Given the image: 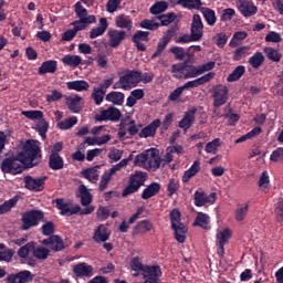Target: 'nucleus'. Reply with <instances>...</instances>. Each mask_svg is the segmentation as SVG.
<instances>
[{"mask_svg": "<svg viewBox=\"0 0 283 283\" xmlns=\"http://www.w3.org/2000/svg\"><path fill=\"white\" fill-rule=\"evenodd\" d=\"M33 258L36 260H48L50 258V249L43 247V245H38L34 248L33 244Z\"/></svg>", "mask_w": 283, "mask_h": 283, "instance_id": "obj_39", "label": "nucleus"}, {"mask_svg": "<svg viewBox=\"0 0 283 283\" xmlns=\"http://www.w3.org/2000/svg\"><path fill=\"white\" fill-rule=\"evenodd\" d=\"M61 62L63 63V65H66V67H72L73 70H76L78 65L83 64V57L76 54H66L61 59Z\"/></svg>", "mask_w": 283, "mask_h": 283, "instance_id": "obj_23", "label": "nucleus"}, {"mask_svg": "<svg viewBox=\"0 0 283 283\" xmlns=\"http://www.w3.org/2000/svg\"><path fill=\"white\" fill-rule=\"evenodd\" d=\"M63 157L56 153L51 154L49 158V167H51L54 171H59V169H63Z\"/></svg>", "mask_w": 283, "mask_h": 283, "instance_id": "obj_35", "label": "nucleus"}, {"mask_svg": "<svg viewBox=\"0 0 283 283\" xmlns=\"http://www.w3.org/2000/svg\"><path fill=\"white\" fill-rule=\"evenodd\" d=\"M108 28L107 18L99 19V25L95 27L90 32V39H98V36H103Z\"/></svg>", "mask_w": 283, "mask_h": 283, "instance_id": "obj_28", "label": "nucleus"}, {"mask_svg": "<svg viewBox=\"0 0 283 283\" xmlns=\"http://www.w3.org/2000/svg\"><path fill=\"white\" fill-rule=\"evenodd\" d=\"M167 8H169L167 2L159 1L150 7V13L151 14H161V12H165L167 10Z\"/></svg>", "mask_w": 283, "mask_h": 283, "instance_id": "obj_53", "label": "nucleus"}, {"mask_svg": "<svg viewBox=\"0 0 283 283\" xmlns=\"http://www.w3.org/2000/svg\"><path fill=\"white\" fill-rule=\"evenodd\" d=\"M142 275L145 281H158L160 275H163V271L158 265H145Z\"/></svg>", "mask_w": 283, "mask_h": 283, "instance_id": "obj_14", "label": "nucleus"}, {"mask_svg": "<svg viewBox=\"0 0 283 283\" xmlns=\"http://www.w3.org/2000/svg\"><path fill=\"white\" fill-rule=\"evenodd\" d=\"M200 12L203 15L206 23H208L209 25H216V22L218 21V18L216 17V11L203 7L200 9Z\"/></svg>", "mask_w": 283, "mask_h": 283, "instance_id": "obj_36", "label": "nucleus"}, {"mask_svg": "<svg viewBox=\"0 0 283 283\" xmlns=\"http://www.w3.org/2000/svg\"><path fill=\"white\" fill-rule=\"evenodd\" d=\"M212 98L214 107H222L229 101V88L222 84H218L212 88Z\"/></svg>", "mask_w": 283, "mask_h": 283, "instance_id": "obj_8", "label": "nucleus"}, {"mask_svg": "<svg viewBox=\"0 0 283 283\" xmlns=\"http://www.w3.org/2000/svg\"><path fill=\"white\" fill-rule=\"evenodd\" d=\"M196 120V108L189 109L188 112L185 113L182 119L179 122V127L181 129H189L191 125H193Z\"/></svg>", "mask_w": 283, "mask_h": 283, "instance_id": "obj_25", "label": "nucleus"}, {"mask_svg": "<svg viewBox=\"0 0 283 283\" xmlns=\"http://www.w3.org/2000/svg\"><path fill=\"white\" fill-rule=\"evenodd\" d=\"M200 171V161L196 160L191 167L184 172L182 182H189Z\"/></svg>", "mask_w": 283, "mask_h": 283, "instance_id": "obj_37", "label": "nucleus"}, {"mask_svg": "<svg viewBox=\"0 0 283 283\" xmlns=\"http://www.w3.org/2000/svg\"><path fill=\"white\" fill-rule=\"evenodd\" d=\"M81 30L85 29L80 27L78 24H73V29L66 30L63 33L62 41H72V39H74V36H76V34L81 32Z\"/></svg>", "mask_w": 283, "mask_h": 283, "instance_id": "obj_48", "label": "nucleus"}, {"mask_svg": "<svg viewBox=\"0 0 283 283\" xmlns=\"http://www.w3.org/2000/svg\"><path fill=\"white\" fill-rule=\"evenodd\" d=\"M260 134H262V128L261 127H254L252 130H250L245 135L235 139V143L240 144V143H244L247 140H251V138H255V136H260Z\"/></svg>", "mask_w": 283, "mask_h": 283, "instance_id": "obj_46", "label": "nucleus"}, {"mask_svg": "<svg viewBox=\"0 0 283 283\" xmlns=\"http://www.w3.org/2000/svg\"><path fill=\"white\" fill-rule=\"evenodd\" d=\"M109 235H112V230L105 224H99L94 231L93 240L97 244H103V242L109 240Z\"/></svg>", "mask_w": 283, "mask_h": 283, "instance_id": "obj_13", "label": "nucleus"}, {"mask_svg": "<svg viewBox=\"0 0 283 283\" xmlns=\"http://www.w3.org/2000/svg\"><path fill=\"white\" fill-rule=\"evenodd\" d=\"M21 114L29 120H41L43 118V112L41 111H22Z\"/></svg>", "mask_w": 283, "mask_h": 283, "instance_id": "obj_51", "label": "nucleus"}, {"mask_svg": "<svg viewBox=\"0 0 283 283\" xmlns=\"http://www.w3.org/2000/svg\"><path fill=\"white\" fill-rule=\"evenodd\" d=\"M17 202H19V198L13 197L4 201L2 205H0V216H3V213H8L9 211H12V209L17 207Z\"/></svg>", "mask_w": 283, "mask_h": 283, "instance_id": "obj_44", "label": "nucleus"}, {"mask_svg": "<svg viewBox=\"0 0 283 283\" xmlns=\"http://www.w3.org/2000/svg\"><path fill=\"white\" fill-rule=\"evenodd\" d=\"M238 10L245 18L258 14V7L249 0L238 2Z\"/></svg>", "mask_w": 283, "mask_h": 283, "instance_id": "obj_17", "label": "nucleus"}, {"mask_svg": "<svg viewBox=\"0 0 283 283\" xmlns=\"http://www.w3.org/2000/svg\"><path fill=\"white\" fill-rule=\"evenodd\" d=\"M137 229L142 233H147V232H149V231H151L154 229V224L150 223L149 220H143L139 223H137Z\"/></svg>", "mask_w": 283, "mask_h": 283, "instance_id": "obj_64", "label": "nucleus"}, {"mask_svg": "<svg viewBox=\"0 0 283 283\" xmlns=\"http://www.w3.org/2000/svg\"><path fill=\"white\" fill-rule=\"evenodd\" d=\"M108 158L112 163H118L123 158V150L111 148L108 153Z\"/></svg>", "mask_w": 283, "mask_h": 283, "instance_id": "obj_63", "label": "nucleus"}, {"mask_svg": "<svg viewBox=\"0 0 283 283\" xmlns=\"http://www.w3.org/2000/svg\"><path fill=\"white\" fill-rule=\"evenodd\" d=\"M106 101L114 105H123V103H125V94L122 92H111L106 95Z\"/></svg>", "mask_w": 283, "mask_h": 283, "instance_id": "obj_40", "label": "nucleus"}, {"mask_svg": "<svg viewBox=\"0 0 283 283\" xmlns=\"http://www.w3.org/2000/svg\"><path fill=\"white\" fill-rule=\"evenodd\" d=\"M44 214L41 210H31L22 214V231H28L32 227H38L39 222L43 219Z\"/></svg>", "mask_w": 283, "mask_h": 283, "instance_id": "obj_6", "label": "nucleus"}, {"mask_svg": "<svg viewBox=\"0 0 283 283\" xmlns=\"http://www.w3.org/2000/svg\"><path fill=\"white\" fill-rule=\"evenodd\" d=\"M170 222H171L172 229L175 227H180V226L185 224V223L180 222V211L178 209H174L170 212Z\"/></svg>", "mask_w": 283, "mask_h": 283, "instance_id": "obj_59", "label": "nucleus"}, {"mask_svg": "<svg viewBox=\"0 0 283 283\" xmlns=\"http://www.w3.org/2000/svg\"><path fill=\"white\" fill-rule=\"evenodd\" d=\"M193 227H200L209 231L211 229V217L205 212H198L193 222Z\"/></svg>", "mask_w": 283, "mask_h": 283, "instance_id": "obj_26", "label": "nucleus"}, {"mask_svg": "<svg viewBox=\"0 0 283 283\" xmlns=\"http://www.w3.org/2000/svg\"><path fill=\"white\" fill-rule=\"evenodd\" d=\"M264 54L266 55V57L270 61H273L274 63H280V61H282V53H280V51L268 46L263 49Z\"/></svg>", "mask_w": 283, "mask_h": 283, "instance_id": "obj_41", "label": "nucleus"}, {"mask_svg": "<svg viewBox=\"0 0 283 283\" xmlns=\"http://www.w3.org/2000/svg\"><path fill=\"white\" fill-rule=\"evenodd\" d=\"M56 208L59 209L61 216H76L81 211V207L74 205L70 200L55 199Z\"/></svg>", "mask_w": 283, "mask_h": 283, "instance_id": "obj_9", "label": "nucleus"}, {"mask_svg": "<svg viewBox=\"0 0 283 283\" xmlns=\"http://www.w3.org/2000/svg\"><path fill=\"white\" fill-rule=\"evenodd\" d=\"M172 230L175 231V239L177 240V242L182 244L187 240V226H177L172 228Z\"/></svg>", "mask_w": 283, "mask_h": 283, "instance_id": "obj_42", "label": "nucleus"}, {"mask_svg": "<svg viewBox=\"0 0 283 283\" xmlns=\"http://www.w3.org/2000/svg\"><path fill=\"white\" fill-rule=\"evenodd\" d=\"M218 147H220V138H216L206 145L205 150L207 154H218Z\"/></svg>", "mask_w": 283, "mask_h": 283, "instance_id": "obj_57", "label": "nucleus"}, {"mask_svg": "<svg viewBox=\"0 0 283 283\" xmlns=\"http://www.w3.org/2000/svg\"><path fill=\"white\" fill-rule=\"evenodd\" d=\"M213 76H216L214 73H208L201 77L186 82L181 87H184V90H191L193 87H200V85H205V83H209V81H211V78H213Z\"/></svg>", "mask_w": 283, "mask_h": 283, "instance_id": "obj_21", "label": "nucleus"}, {"mask_svg": "<svg viewBox=\"0 0 283 283\" xmlns=\"http://www.w3.org/2000/svg\"><path fill=\"white\" fill-rule=\"evenodd\" d=\"M231 229L224 228L223 230H217L216 234V247L217 253L220 258L224 255V245L229 244V240H231Z\"/></svg>", "mask_w": 283, "mask_h": 283, "instance_id": "obj_7", "label": "nucleus"}, {"mask_svg": "<svg viewBox=\"0 0 283 283\" xmlns=\"http://www.w3.org/2000/svg\"><path fill=\"white\" fill-rule=\"evenodd\" d=\"M250 65L254 69L258 70L262 66V63H264V54L262 52H255L248 61Z\"/></svg>", "mask_w": 283, "mask_h": 283, "instance_id": "obj_45", "label": "nucleus"}, {"mask_svg": "<svg viewBox=\"0 0 283 283\" xmlns=\"http://www.w3.org/2000/svg\"><path fill=\"white\" fill-rule=\"evenodd\" d=\"M127 33L123 30L108 31V45L109 48H118L123 41H125Z\"/></svg>", "mask_w": 283, "mask_h": 283, "instance_id": "obj_16", "label": "nucleus"}, {"mask_svg": "<svg viewBox=\"0 0 283 283\" xmlns=\"http://www.w3.org/2000/svg\"><path fill=\"white\" fill-rule=\"evenodd\" d=\"M160 125H163V122L160 119L157 118L153 120L149 125L140 130L139 138H154Z\"/></svg>", "mask_w": 283, "mask_h": 283, "instance_id": "obj_18", "label": "nucleus"}, {"mask_svg": "<svg viewBox=\"0 0 283 283\" xmlns=\"http://www.w3.org/2000/svg\"><path fill=\"white\" fill-rule=\"evenodd\" d=\"M105 91H102L99 87L93 88L92 98L95 105H101L105 98Z\"/></svg>", "mask_w": 283, "mask_h": 283, "instance_id": "obj_54", "label": "nucleus"}, {"mask_svg": "<svg viewBox=\"0 0 283 283\" xmlns=\"http://www.w3.org/2000/svg\"><path fill=\"white\" fill-rule=\"evenodd\" d=\"M199 66L195 65H185L184 66V75L182 74H174L175 78H196V76H200Z\"/></svg>", "mask_w": 283, "mask_h": 283, "instance_id": "obj_24", "label": "nucleus"}, {"mask_svg": "<svg viewBox=\"0 0 283 283\" xmlns=\"http://www.w3.org/2000/svg\"><path fill=\"white\" fill-rule=\"evenodd\" d=\"M77 123H78V118H76V116H72L57 123V127L64 130L72 129V127H74V125H76Z\"/></svg>", "mask_w": 283, "mask_h": 283, "instance_id": "obj_50", "label": "nucleus"}, {"mask_svg": "<svg viewBox=\"0 0 283 283\" xmlns=\"http://www.w3.org/2000/svg\"><path fill=\"white\" fill-rule=\"evenodd\" d=\"M247 36L248 34L244 31L234 33L232 40L230 41V48H238L239 45L238 41H244Z\"/></svg>", "mask_w": 283, "mask_h": 283, "instance_id": "obj_61", "label": "nucleus"}, {"mask_svg": "<svg viewBox=\"0 0 283 283\" xmlns=\"http://www.w3.org/2000/svg\"><path fill=\"white\" fill-rule=\"evenodd\" d=\"M160 191V184L153 182L147 186L146 189L142 192L143 200H149V198H154Z\"/></svg>", "mask_w": 283, "mask_h": 283, "instance_id": "obj_33", "label": "nucleus"}, {"mask_svg": "<svg viewBox=\"0 0 283 283\" xmlns=\"http://www.w3.org/2000/svg\"><path fill=\"white\" fill-rule=\"evenodd\" d=\"M134 163L137 167H143V169H159L163 159H160L158 149L150 148L137 155Z\"/></svg>", "mask_w": 283, "mask_h": 283, "instance_id": "obj_2", "label": "nucleus"}, {"mask_svg": "<svg viewBox=\"0 0 283 283\" xmlns=\"http://www.w3.org/2000/svg\"><path fill=\"white\" fill-rule=\"evenodd\" d=\"M42 244L50 247L52 251H63L65 249V244L59 235H51L49 239H44Z\"/></svg>", "mask_w": 283, "mask_h": 283, "instance_id": "obj_22", "label": "nucleus"}, {"mask_svg": "<svg viewBox=\"0 0 283 283\" xmlns=\"http://www.w3.org/2000/svg\"><path fill=\"white\" fill-rule=\"evenodd\" d=\"M20 283H29L34 280V274L32 272L24 270L15 274Z\"/></svg>", "mask_w": 283, "mask_h": 283, "instance_id": "obj_55", "label": "nucleus"}, {"mask_svg": "<svg viewBox=\"0 0 283 283\" xmlns=\"http://www.w3.org/2000/svg\"><path fill=\"white\" fill-rule=\"evenodd\" d=\"M74 12L78 20L72 22V25H80V28H83L85 30L87 25L96 23V15H87V9H85V7H83L81 2H76L74 4Z\"/></svg>", "mask_w": 283, "mask_h": 283, "instance_id": "obj_5", "label": "nucleus"}, {"mask_svg": "<svg viewBox=\"0 0 283 283\" xmlns=\"http://www.w3.org/2000/svg\"><path fill=\"white\" fill-rule=\"evenodd\" d=\"M143 41H149V32L136 31L133 35V43H140Z\"/></svg>", "mask_w": 283, "mask_h": 283, "instance_id": "obj_58", "label": "nucleus"}, {"mask_svg": "<svg viewBox=\"0 0 283 283\" xmlns=\"http://www.w3.org/2000/svg\"><path fill=\"white\" fill-rule=\"evenodd\" d=\"M116 28H120L122 30H132L134 27V22L132 19L125 14H119L115 18Z\"/></svg>", "mask_w": 283, "mask_h": 283, "instance_id": "obj_32", "label": "nucleus"}, {"mask_svg": "<svg viewBox=\"0 0 283 283\" xmlns=\"http://www.w3.org/2000/svg\"><path fill=\"white\" fill-rule=\"evenodd\" d=\"M129 165V159H122L118 164L113 165L106 174H111V176H114L117 171H120L123 167H127Z\"/></svg>", "mask_w": 283, "mask_h": 283, "instance_id": "obj_60", "label": "nucleus"}, {"mask_svg": "<svg viewBox=\"0 0 283 283\" xmlns=\"http://www.w3.org/2000/svg\"><path fill=\"white\" fill-rule=\"evenodd\" d=\"M96 120H99V122L112 120L113 123H116L120 120V111L116 107H109L108 109H103L99 112L98 115H96Z\"/></svg>", "mask_w": 283, "mask_h": 283, "instance_id": "obj_11", "label": "nucleus"}, {"mask_svg": "<svg viewBox=\"0 0 283 283\" xmlns=\"http://www.w3.org/2000/svg\"><path fill=\"white\" fill-rule=\"evenodd\" d=\"M41 160V148L39 142L34 139L27 140L23 145V151L13 158V174H22L25 167H34Z\"/></svg>", "mask_w": 283, "mask_h": 283, "instance_id": "obj_1", "label": "nucleus"}, {"mask_svg": "<svg viewBox=\"0 0 283 283\" xmlns=\"http://www.w3.org/2000/svg\"><path fill=\"white\" fill-rule=\"evenodd\" d=\"M169 41H171V34L169 33V31H167L166 34L159 40L157 49L151 55V59L160 56V54H163V52H165V50L167 49V45H169Z\"/></svg>", "mask_w": 283, "mask_h": 283, "instance_id": "obj_29", "label": "nucleus"}, {"mask_svg": "<svg viewBox=\"0 0 283 283\" xmlns=\"http://www.w3.org/2000/svg\"><path fill=\"white\" fill-rule=\"evenodd\" d=\"M98 169H101V166H95V167L83 169L81 171V176H83V178L88 180V182H97V180L99 178Z\"/></svg>", "mask_w": 283, "mask_h": 283, "instance_id": "obj_30", "label": "nucleus"}, {"mask_svg": "<svg viewBox=\"0 0 283 283\" xmlns=\"http://www.w3.org/2000/svg\"><path fill=\"white\" fill-rule=\"evenodd\" d=\"M25 188L29 191H43V185H45V177L32 178L30 176L24 178Z\"/></svg>", "mask_w": 283, "mask_h": 283, "instance_id": "obj_19", "label": "nucleus"}, {"mask_svg": "<svg viewBox=\"0 0 283 283\" xmlns=\"http://www.w3.org/2000/svg\"><path fill=\"white\" fill-rule=\"evenodd\" d=\"M59 67V63L55 60H49L41 64L38 70V73L43 76V74H54L56 69Z\"/></svg>", "mask_w": 283, "mask_h": 283, "instance_id": "obj_27", "label": "nucleus"}, {"mask_svg": "<svg viewBox=\"0 0 283 283\" xmlns=\"http://www.w3.org/2000/svg\"><path fill=\"white\" fill-rule=\"evenodd\" d=\"M139 25L144 30H158L160 28V24L154 20H143Z\"/></svg>", "mask_w": 283, "mask_h": 283, "instance_id": "obj_62", "label": "nucleus"}, {"mask_svg": "<svg viewBox=\"0 0 283 283\" xmlns=\"http://www.w3.org/2000/svg\"><path fill=\"white\" fill-rule=\"evenodd\" d=\"M218 200V195L212 192L207 195L205 191L197 190L193 195V201L196 207H205V205H214Z\"/></svg>", "mask_w": 283, "mask_h": 283, "instance_id": "obj_10", "label": "nucleus"}, {"mask_svg": "<svg viewBox=\"0 0 283 283\" xmlns=\"http://www.w3.org/2000/svg\"><path fill=\"white\" fill-rule=\"evenodd\" d=\"M205 25L202 24V19L199 14H195L192 17L191 23V32L190 35L192 36V41H200L202 39V30Z\"/></svg>", "mask_w": 283, "mask_h": 283, "instance_id": "obj_12", "label": "nucleus"}, {"mask_svg": "<svg viewBox=\"0 0 283 283\" xmlns=\"http://www.w3.org/2000/svg\"><path fill=\"white\" fill-rule=\"evenodd\" d=\"M248 213H249V205L244 203V205L240 206L235 210V220L238 222H242V220H244V218H247Z\"/></svg>", "mask_w": 283, "mask_h": 283, "instance_id": "obj_52", "label": "nucleus"}, {"mask_svg": "<svg viewBox=\"0 0 283 283\" xmlns=\"http://www.w3.org/2000/svg\"><path fill=\"white\" fill-rule=\"evenodd\" d=\"M67 90H73L74 92H87L90 90V83L85 80H76L66 83Z\"/></svg>", "mask_w": 283, "mask_h": 283, "instance_id": "obj_31", "label": "nucleus"}, {"mask_svg": "<svg viewBox=\"0 0 283 283\" xmlns=\"http://www.w3.org/2000/svg\"><path fill=\"white\" fill-rule=\"evenodd\" d=\"M33 249H34V242H29L25 245L21 247L18 250L19 258H23V259L28 258L30 255V251H33Z\"/></svg>", "mask_w": 283, "mask_h": 283, "instance_id": "obj_56", "label": "nucleus"}, {"mask_svg": "<svg viewBox=\"0 0 283 283\" xmlns=\"http://www.w3.org/2000/svg\"><path fill=\"white\" fill-rule=\"evenodd\" d=\"M247 72V67L244 65L237 66L227 77L228 83H235V81H240L242 76H244Z\"/></svg>", "mask_w": 283, "mask_h": 283, "instance_id": "obj_34", "label": "nucleus"}, {"mask_svg": "<svg viewBox=\"0 0 283 283\" xmlns=\"http://www.w3.org/2000/svg\"><path fill=\"white\" fill-rule=\"evenodd\" d=\"M140 83V71L126 70L117 82L114 83V90H124L129 92L133 87H136Z\"/></svg>", "mask_w": 283, "mask_h": 283, "instance_id": "obj_3", "label": "nucleus"}, {"mask_svg": "<svg viewBox=\"0 0 283 283\" xmlns=\"http://www.w3.org/2000/svg\"><path fill=\"white\" fill-rule=\"evenodd\" d=\"M80 191V198H81V205L83 207H87L92 203V193L90 190H87V187L85 185H81L78 188Z\"/></svg>", "mask_w": 283, "mask_h": 283, "instance_id": "obj_38", "label": "nucleus"}, {"mask_svg": "<svg viewBox=\"0 0 283 283\" xmlns=\"http://www.w3.org/2000/svg\"><path fill=\"white\" fill-rule=\"evenodd\" d=\"M81 101H83V97L78 95L65 96L66 107L70 109V112H73V114H78V112L83 109Z\"/></svg>", "mask_w": 283, "mask_h": 283, "instance_id": "obj_20", "label": "nucleus"}, {"mask_svg": "<svg viewBox=\"0 0 283 283\" xmlns=\"http://www.w3.org/2000/svg\"><path fill=\"white\" fill-rule=\"evenodd\" d=\"M73 273L76 277H92L94 268L85 262L73 265Z\"/></svg>", "mask_w": 283, "mask_h": 283, "instance_id": "obj_15", "label": "nucleus"}, {"mask_svg": "<svg viewBox=\"0 0 283 283\" xmlns=\"http://www.w3.org/2000/svg\"><path fill=\"white\" fill-rule=\"evenodd\" d=\"M251 54V46H240L233 52V61H241Z\"/></svg>", "mask_w": 283, "mask_h": 283, "instance_id": "obj_47", "label": "nucleus"}, {"mask_svg": "<svg viewBox=\"0 0 283 283\" xmlns=\"http://www.w3.org/2000/svg\"><path fill=\"white\" fill-rule=\"evenodd\" d=\"M259 189H261V191H269V189H271V179L266 170H264L259 178Z\"/></svg>", "mask_w": 283, "mask_h": 283, "instance_id": "obj_43", "label": "nucleus"}, {"mask_svg": "<svg viewBox=\"0 0 283 283\" xmlns=\"http://www.w3.org/2000/svg\"><path fill=\"white\" fill-rule=\"evenodd\" d=\"M147 181V172L137 171L129 176L128 185L122 192L123 198H127V196H132V193H136L138 189L145 186Z\"/></svg>", "mask_w": 283, "mask_h": 283, "instance_id": "obj_4", "label": "nucleus"}, {"mask_svg": "<svg viewBox=\"0 0 283 283\" xmlns=\"http://www.w3.org/2000/svg\"><path fill=\"white\" fill-rule=\"evenodd\" d=\"M178 4L182 8H188V10H199L202 6L201 0H178Z\"/></svg>", "mask_w": 283, "mask_h": 283, "instance_id": "obj_49", "label": "nucleus"}]
</instances>
